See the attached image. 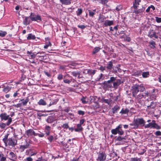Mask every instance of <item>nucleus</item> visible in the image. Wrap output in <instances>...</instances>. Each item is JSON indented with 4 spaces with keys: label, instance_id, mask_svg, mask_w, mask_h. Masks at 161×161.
Wrapping results in <instances>:
<instances>
[{
    "label": "nucleus",
    "instance_id": "c03bdc74",
    "mask_svg": "<svg viewBox=\"0 0 161 161\" xmlns=\"http://www.w3.org/2000/svg\"><path fill=\"white\" fill-rule=\"evenodd\" d=\"M71 74L73 76L75 77L79 76L80 75V73L78 71H73L71 73Z\"/></svg>",
    "mask_w": 161,
    "mask_h": 161
},
{
    "label": "nucleus",
    "instance_id": "79ce46f5",
    "mask_svg": "<svg viewBox=\"0 0 161 161\" xmlns=\"http://www.w3.org/2000/svg\"><path fill=\"white\" fill-rule=\"evenodd\" d=\"M37 54H39L38 56L41 57H44L45 56V52H38L37 53Z\"/></svg>",
    "mask_w": 161,
    "mask_h": 161
},
{
    "label": "nucleus",
    "instance_id": "f3484780",
    "mask_svg": "<svg viewBox=\"0 0 161 161\" xmlns=\"http://www.w3.org/2000/svg\"><path fill=\"white\" fill-rule=\"evenodd\" d=\"M55 120L54 118L52 116H49L46 119V121L48 123L53 122Z\"/></svg>",
    "mask_w": 161,
    "mask_h": 161
},
{
    "label": "nucleus",
    "instance_id": "2eb2a0df",
    "mask_svg": "<svg viewBox=\"0 0 161 161\" xmlns=\"http://www.w3.org/2000/svg\"><path fill=\"white\" fill-rule=\"evenodd\" d=\"M101 100L102 103H107L110 106L111 105L112 103V100L111 99H105L104 98H102Z\"/></svg>",
    "mask_w": 161,
    "mask_h": 161
},
{
    "label": "nucleus",
    "instance_id": "0eeeda50",
    "mask_svg": "<svg viewBox=\"0 0 161 161\" xmlns=\"http://www.w3.org/2000/svg\"><path fill=\"white\" fill-rule=\"evenodd\" d=\"M8 156H9V158L11 160L14 161L17 159L16 155L12 152H10L9 153Z\"/></svg>",
    "mask_w": 161,
    "mask_h": 161
},
{
    "label": "nucleus",
    "instance_id": "393cba45",
    "mask_svg": "<svg viewBox=\"0 0 161 161\" xmlns=\"http://www.w3.org/2000/svg\"><path fill=\"white\" fill-rule=\"evenodd\" d=\"M101 49V48L99 47H95L93 50L92 54L94 55L98 53Z\"/></svg>",
    "mask_w": 161,
    "mask_h": 161
},
{
    "label": "nucleus",
    "instance_id": "13d9d810",
    "mask_svg": "<svg viewBox=\"0 0 161 161\" xmlns=\"http://www.w3.org/2000/svg\"><path fill=\"white\" fill-rule=\"evenodd\" d=\"M63 76L61 74H59L57 77V79L59 80H62L63 78Z\"/></svg>",
    "mask_w": 161,
    "mask_h": 161
},
{
    "label": "nucleus",
    "instance_id": "052dcab7",
    "mask_svg": "<svg viewBox=\"0 0 161 161\" xmlns=\"http://www.w3.org/2000/svg\"><path fill=\"white\" fill-rule=\"evenodd\" d=\"M108 1V0H101L100 3L103 4H106Z\"/></svg>",
    "mask_w": 161,
    "mask_h": 161
},
{
    "label": "nucleus",
    "instance_id": "49530a36",
    "mask_svg": "<svg viewBox=\"0 0 161 161\" xmlns=\"http://www.w3.org/2000/svg\"><path fill=\"white\" fill-rule=\"evenodd\" d=\"M82 12V9L81 8H78L77 12V16L80 15Z\"/></svg>",
    "mask_w": 161,
    "mask_h": 161
},
{
    "label": "nucleus",
    "instance_id": "338daca9",
    "mask_svg": "<svg viewBox=\"0 0 161 161\" xmlns=\"http://www.w3.org/2000/svg\"><path fill=\"white\" fill-rule=\"evenodd\" d=\"M24 160L25 161H32L33 159L31 157H29L25 159Z\"/></svg>",
    "mask_w": 161,
    "mask_h": 161
},
{
    "label": "nucleus",
    "instance_id": "4468645a",
    "mask_svg": "<svg viewBox=\"0 0 161 161\" xmlns=\"http://www.w3.org/2000/svg\"><path fill=\"white\" fill-rule=\"evenodd\" d=\"M114 22L113 20H105L104 23V25L105 26H111L114 24Z\"/></svg>",
    "mask_w": 161,
    "mask_h": 161
},
{
    "label": "nucleus",
    "instance_id": "7ed1b4c3",
    "mask_svg": "<svg viewBox=\"0 0 161 161\" xmlns=\"http://www.w3.org/2000/svg\"><path fill=\"white\" fill-rule=\"evenodd\" d=\"M9 134H7L4 136L3 141L4 143L5 146H8L14 147L17 144V140L13 137L8 138Z\"/></svg>",
    "mask_w": 161,
    "mask_h": 161
},
{
    "label": "nucleus",
    "instance_id": "1a4fd4ad",
    "mask_svg": "<svg viewBox=\"0 0 161 161\" xmlns=\"http://www.w3.org/2000/svg\"><path fill=\"white\" fill-rule=\"evenodd\" d=\"M67 77H68L70 78L71 77L69 76V75L68 74L67 75H65L64 77V80L63 81L64 83H67V84H69L72 81V79H67Z\"/></svg>",
    "mask_w": 161,
    "mask_h": 161
},
{
    "label": "nucleus",
    "instance_id": "9d476101",
    "mask_svg": "<svg viewBox=\"0 0 161 161\" xmlns=\"http://www.w3.org/2000/svg\"><path fill=\"white\" fill-rule=\"evenodd\" d=\"M51 130V127L48 125H46L45 127L44 132L45 133L46 136H49Z\"/></svg>",
    "mask_w": 161,
    "mask_h": 161
},
{
    "label": "nucleus",
    "instance_id": "09e8293b",
    "mask_svg": "<svg viewBox=\"0 0 161 161\" xmlns=\"http://www.w3.org/2000/svg\"><path fill=\"white\" fill-rule=\"evenodd\" d=\"M87 99L84 97L81 99V101L82 103L84 104H85L87 103V101L86 100Z\"/></svg>",
    "mask_w": 161,
    "mask_h": 161
},
{
    "label": "nucleus",
    "instance_id": "a878e982",
    "mask_svg": "<svg viewBox=\"0 0 161 161\" xmlns=\"http://www.w3.org/2000/svg\"><path fill=\"white\" fill-rule=\"evenodd\" d=\"M3 87H4L3 89V92H5V93H7L11 89V87L9 86H7L6 87H5V86H3Z\"/></svg>",
    "mask_w": 161,
    "mask_h": 161
},
{
    "label": "nucleus",
    "instance_id": "4c0bfd02",
    "mask_svg": "<svg viewBox=\"0 0 161 161\" xmlns=\"http://www.w3.org/2000/svg\"><path fill=\"white\" fill-rule=\"evenodd\" d=\"M147 108L149 109L150 108H155V104L154 102H152L150 105L147 106Z\"/></svg>",
    "mask_w": 161,
    "mask_h": 161
},
{
    "label": "nucleus",
    "instance_id": "e433bc0d",
    "mask_svg": "<svg viewBox=\"0 0 161 161\" xmlns=\"http://www.w3.org/2000/svg\"><path fill=\"white\" fill-rule=\"evenodd\" d=\"M105 76L104 75L101 73L99 76V78L97 79V80L98 81H100L101 80H103L104 79Z\"/></svg>",
    "mask_w": 161,
    "mask_h": 161
},
{
    "label": "nucleus",
    "instance_id": "cd10ccee",
    "mask_svg": "<svg viewBox=\"0 0 161 161\" xmlns=\"http://www.w3.org/2000/svg\"><path fill=\"white\" fill-rule=\"evenodd\" d=\"M58 101V99H56L53 101H51L49 104L47 105L48 107H49L52 105H55L57 104V102Z\"/></svg>",
    "mask_w": 161,
    "mask_h": 161
},
{
    "label": "nucleus",
    "instance_id": "f704fd0d",
    "mask_svg": "<svg viewBox=\"0 0 161 161\" xmlns=\"http://www.w3.org/2000/svg\"><path fill=\"white\" fill-rule=\"evenodd\" d=\"M142 76L143 78H145L148 77L149 75V72L148 71L143 72L142 73Z\"/></svg>",
    "mask_w": 161,
    "mask_h": 161
},
{
    "label": "nucleus",
    "instance_id": "de8ad7c7",
    "mask_svg": "<svg viewBox=\"0 0 161 161\" xmlns=\"http://www.w3.org/2000/svg\"><path fill=\"white\" fill-rule=\"evenodd\" d=\"M6 125V123L5 124L3 123H0V127L2 129H4Z\"/></svg>",
    "mask_w": 161,
    "mask_h": 161
},
{
    "label": "nucleus",
    "instance_id": "774afa93",
    "mask_svg": "<svg viewBox=\"0 0 161 161\" xmlns=\"http://www.w3.org/2000/svg\"><path fill=\"white\" fill-rule=\"evenodd\" d=\"M155 134L157 136H161V132L160 131H156L155 133Z\"/></svg>",
    "mask_w": 161,
    "mask_h": 161
},
{
    "label": "nucleus",
    "instance_id": "423d86ee",
    "mask_svg": "<svg viewBox=\"0 0 161 161\" xmlns=\"http://www.w3.org/2000/svg\"><path fill=\"white\" fill-rule=\"evenodd\" d=\"M98 154V157L97 159V161H105L106 159V155L104 152H99Z\"/></svg>",
    "mask_w": 161,
    "mask_h": 161
},
{
    "label": "nucleus",
    "instance_id": "f03ea898",
    "mask_svg": "<svg viewBox=\"0 0 161 161\" xmlns=\"http://www.w3.org/2000/svg\"><path fill=\"white\" fill-rule=\"evenodd\" d=\"M116 77H111L110 80L107 81H104L102 84L107 87L111 88L112 85L110 84L113 83V87L115 89H117L118 88V86L123 82H122L120 79H116Z\"/></svg>",
    "mask_w": 161,
    "mask_h": 161
},
{
    "label": "nucleus",
    "instance_id": "c9c22d12",
    "mask_svg": "<svg viewBox=\"0 0 161 161\" xmlns=\"http://www.w3.org/2000/svg\"><path fill=\"white\" fill-rule=\"evenodd\" d=\"M38 103L40 105H46V102L42 99H41Z\"/></svg>",
    "mask_w": 161,
    "mask_h": 161
},
{
    "label": "nucleus",
    "instance_id": "a18cd8bd",
    "mask_svg": "<svg viewBox=\"0 0 161 161\" xmlns=\"http://www.w3.org/2000/svg\"><path fill=\"white\" fill-rule=\"evenodd\" d=\"M7 33L6 31H0V36L4 37L5 36Z\"/></svg>",
    "mask_w": 161,
    "mask_h": 161
},
{
    "label": "nucleus",
    "instance_id": "e2e57ef3",
    "mask_svg": "<svg viewBox=\"0 0 161 161\" xmlns=\"http://www.w3.org/2000/svg\"><path fill=\"white\" fill-rule=\"evenodd\" d=\"M77 128L79 130H80L81 131L83 129L82 127L81 126V125H80V124H77Z\"/></svg>",
    "mask_w": 161,
    "mask_h": 161
},
{
    "label": "nucleus",
    "instance_id": "6ab92c4d",
    "mask_svg": "<svg viewBox=\"0 0 161 161\" xmlns=\"http://www.w3.org/2000/svg\"><path fill=\"white\" fill-rule=\"evenodd\" d=\"M30 144L26 142L25 145H21L20 147V149L21 150V152L24 151L25 149H26L29 147Z\"/></svg>",
    "mask_w": 161,
    "mask_h": 161
},
{
    "label": "nucleus",
    "instance_id": "f257e3e1",
    "mask_svg": "<svg viewBox=\"0 0 161 161\" xmlns=\"http://www.w3.org/2000/svg\"><path fill=\"white\" fill-rule=\"evenodd\" d=\"M145 90L144 87L142 85L136 84L133 85L132 87V93L133 97H134L137 101L140 102L141 99L144 98H146L148 96V93L147 91H145L144 93H141L137 95L138 93L140 92H142Z\"/></svg>",
    "mask_w": 161,
    "mask_h": 161
},
{
    "label": "nucleus",
    "instance_id": "864d4df0",
    "mask_svg": "<svg viewBox=\"0 0 161 161\" xmlns=\"http://www.w3.org/2000/svg\"><path fill=\"white\" fill-rule=\"evenodd\" d=\"M115 9L118 11L122 9V6L121 5H119L117 6L115 8Z\"/></svg>",
    "mask_w": 161,
    "mask_h": 161
},
{
    "label": "nucleus",
    "instance_id": "20e7f679",
    "mask_svg": "<svg viewBox=\"0 0 161 161\" xmlns=\"http://www.w3.org/2000/svg\"><path fill=\"white\" fill-rule=\"evenodd\" d=\"M122 125H119L115 129H113L111 130V132L112 134L116 135L118 134L120 135H122L124 134V131L122 130Z\"/></svg>",
    "mask_w": 161,
    "mask_h": 161
},
{
    "label": "nucleus",
    "instance_id": "5701e85b",
    "mask_svg": "<svg viewBox=\"0 0 161 161\" xmlns=\"http://www.w3.org/2000/svg\"><path fill=\"white\" fill-rule=\"evenodd\" d=\"M110 98H109V99H111L112 100V103L113 101H116L118 99V97L117 96H114L113 95V94H110L109 95Z\"/></svg>",
    "mask_w": 161,
    "mask_h": 161
},
{
    "label": "nucleus",
    "instance_id": "0e129e2a",
    "mask_svg": "<svg viewBox=\"0 0 161 161\" xmlns=\"http://www.w3.org/2000/svg\"><path fill=\"white\" fill-rule=\"evenodd\" d=\"M37 116H39V117H41V116H46L47 115V114H42L40 113H37Z\"/></svg>",
    "mask_w": 161,
    "mask_h": 161
},
{
    "label": "nucleus",
    "instance_id": "7c9ffc66",
    "mask_svg": "<svg viewBox=\"0 0 161 161\" xmlns=\"http://www.w3.org/2000/svg\"><path fill=\"white\" fill-rule=\"evenodd\" d=\"M156 32L153 31L152 34H151L150 32L149 33L148 36L150 38H152L153 37H154L155 38L157 39L158 38V36L156 35Z\"/></svg>",
    "mask_w": 161,
    "mask_h": 161
},
{
    "label": "nucleus",
    "instance_id": "bb28decb",
    "mask_svg": "<svg viewBox=\"0 0 161 161\" xmlns=\"http://www.w3.org/2000/svg\"><path fill=\"white\" fill-rule=\"evenodd\" d=\"M96 71L97 70H92L88 69L87 73H88V75L92 76L95 74Z\"/></svg>",
    "mask_w": 161,
    "mask_h": 161
},
{
    "label": "nucleus",
    "instance_id": "412c9836",
    "mask_svg": "<svg viewBox=\"0 0 161 161\" xmlns=\"http://www.w3.org/2000/svg\"><path fill=\"white\" fill-rule=\"evenodd\" d=\"M113 64L112 61H110L108 62V63L107 64L106 68L109 70H111L113 68Z\"/></svg>",
    "mask_w": 161,
    "mask_h": 161
},
{
    "label": "nucleus",
    "instance_id": "4d7b16f0",
    "mask_svg": "<svg viewBox=\"0 0 161 161\" xmlns=\"http://www.w3.org/2000/svg\"><path fill=\"white\" fill-rule=\"evenodd\" d=\"M8 122L6 123V125H7L8 126L9 125L12 121V119L11 118L9 117V118H8Z\"/></svg>",
    "mask_w": 161,
    "mask_h": 161
},
{
    "label": "nucleus",
    "instance_id": "5fc2aeb1",
    "mask_svg": "<svg viewBox=\"0 0 161 161\" xmlns=\"http://www.w3.org/2000/svg\"><path fill=\"white\" fill-rule=\"evenodd\" d=\"M125 39H124V41H127L128 42H130L131 40L130 38L129 37H128L127 36V35H125Z\"/></svg>",
    "mask_w": 161,
    "mask_h": 161
},
{
    "label": "nucleus",
    "instance_id": "a19ab883",
    "mask_svg": "<svg viewBox=\"0 0 161 161\" xmlns=\"http://www.w3.org/2000/svg\"><path fill=\"white\" fill-rule=\"evenodd\" d=\"M6 158L4 156V155L3 154H0V161H6Z\"/></svg>",
    "mask_w": 161,
    "mask_h": 161
},
{
    "label": "nucleus",
    "instance_id": "603ef678",
    "mask_svg": "<svg viewBox=\"0 0 161 161\" xmlns=\"http://www.w3.org/2000/svg\"><path fill=\"white\" fill-rule=\"evenodd\" d=\"M62 127L64 129H67L69 128V126L68 125V124L67 123H65V124H64L62 125Z\"/></svg>",
    "mask_w": 161,
    "mask_h": 161
},
{
    "label": "nucleus",
    "instance_id": "dca6fc26",
    "mask_svg": "<svg viewBox=\"0 0 161 161\" xmlns=\"http://www.w3.org/2000/svg\"><path fill=\"white\" fill-rule=\"evenodd\" d=\"M29 99L28 97L26 98L25 99H23L19 101V102H21V103L22 105L24 106L26 105L27 103L29 101Z\"/></svg>",
    "mask_w": 161,
    "mask_h": 161
},
{
    "label": "nucleus",
    "instance_id": "b1692460",
    "mask_svg": "<svg viewBox=\"0 0 161 161\" xmlns=\"http://www.w3.org/2000/svg\"><path fill=\"white\" fill-rule=\"evenodd\" d=\"M129 112V110L127 108H122L120 112V113L121 114H127Z\"/></svg>",
    "mask_w": 161,
    "mask_h": 161
},
{
    "label": "nucleus",
    "instance_id": "72a5a7b5",
    "mask_svg": "<svg viewBox=\"0 0 161 161\" xmlns=\"http://www.w3.org/2000/svg\"><path fill=\"white\" fill-rule=\"evenodd\" d=\"M89 12V15L90 16L93 17L94 15L95 14V12L96 11V9L93 10L92 11L90 10H88Z\"/></svg>",
    "mask_w": 161,
    "mask_h": 161
},
{
    "label": "nucleus",
    "instance_id": "6e6552de",
    "mask_svg": "<svg viewBox=\"0 0 161 161\" xmlns=\"http://www.w3.org/2000/svg\"><path fill=\"white\" fill-rule=\"evenodd\" d=\"M134 8V10L133 12L136 14H140L143 12L145 10V8L143 7L140 9H138L137 8Z\"/></svg>",
    "mask_w": 161,
    "mask_h": 161
},
{
    "label": "nucleus",
    "instance_id": "c756f323",
    "mask_svg": "<svg viewBox=\"0 0 161 161\" xmlns=\"http://www.w3.org/2000/svg\"><path fill=\"white\" fill-rule=\"evenodd\" d=\"M35 38V36L33 35L31 33L29 34L27 37V39L28 40H34Z\"/></svg>",
    "mask_w": 161,
    "mask_h": 161
},
{
    "label": "nucleus",
    "instance_id": "aec40b11",
    "mask_svg": "<svg viewBox=\"0 0 161 161\" xmlns=\"http://www.w3.org/2000/svg\"><path fill=\"white\" fill-rule=\"evenodd\" d=\"M141 0H134V2L133 3V8H137L140 4L139 3L141 2Z\"/></svg>",
    "mask_w": 161,
    "mask_h": 161
},
{
    "label": "nucleus",
    "instance_id": "69168bd1",
    "mask_svg": "<svg viewBox=\"0 0 161 161\" xmlns=\"http://www.w3.org/2000/svg\"><path fill=\"white\" fill-rule=\"evenodd\" d=\"M54 139L53 137L52 136H50L47 138V139L50 142H51Z\"/></svg>",
    "mask_w": 161,
    "mask_h": 161
},
{
    "label": "nucleus",
    "instance_id": "6e6d98bb",
    "mask_svg": "<svg viewBox=\"0 0 161 161\" xmlns=\"http://www.w3.org/2000/svg\"><path fill=\"white\" fill-rule=\"evenodd\" d=\"M123 140H125V137H122L121 136H119L117 138L116 140L118 141H120Z\"/></svg>",
    "mask_w": 161,
    "mask_h": 161
},
{
    "label": "nucleus",
    "instance_id": "680f3d73",
    "mask_svg": "<svg viewBox=\"0 0 161 161\" xmlns=\"http://www.w3.org/2000/svg\"><path fill=\"white\" fill-rule=\"evenodd\" d=\"M78 114L80 115H83L85 114V112L81 110L78 111Z\"/></svg>",
    "mask_w": 161,
    "mask_h": 161
},
{
    "label": "nucleus",
    "instance_id": "f8f14e48",
    "mask_svg": "<svg viewBox=\"0 0 161 161\" xmlns=\"http://www.w3.org/2000/svg\"><path fill=\"white\" fill-rule=\"evenodd\" d=\"M26 134L28 136H32L34 135V136H36V133H35V132L32 129H29L27 130Z\"/></svg>",
    "mask_w": 161,
    "mask_h": 161
},
{
    "label": "nucleus",
    "instance_id": "c85d7f7f",
    "mask_svg": "<svg viewBox=\"0 0 161 161\" xmlns=\"http://www.w3.org/2000/svg\"><path fill=\"white\" fill-rule=\"evenodd\" d=\"M29 18H30L29 16L25 17V19L23 22V23L24 25H26L29 24L30 20H28Z\"/></svg>",
    "mask_w": 161,
    "mask_h": 161
},
{
    "label": "nucleus",
    "instance_id": "3c124183",
    "mask_svg": "<svg viewBox=\"0 0 161 161\" xmlns=\"http://www.w3.org/2000/svg\"><path fill=\"white\" fill-rule=\"evenodd\" d=\"M77 65V63H72L70 65V66L69 67L71 68H73V69H74V66H76Z\"/></svg>",
    "mask_w": 161,
    "mask_h": 161
},
{
    "label": "nucleus",
    "instance_id": "ea45409f",
    "mask_svg": "<svg viewBox=\"0 0 161 161\" xmlns=\"http://www.w3.org/2000/svg\"><path fill=\"white\" fill-rule=\"evenodd\" d=\"M99 20L101 22H103L104 21V20L105 19V17L103 15H100L99 16Z\"/></svg>",
    "mask_w": 161,
    "mask_h": 161
},
{
    "label": "nucleus",
    "instance_id": "58836bf2",
    "mask_svg": "<svg viewBox=\"0 0 161 161\" xmlns=\"http://www.w3.org/2000/svg\"><path fill=\"white\" fill-rule=\"evenodd\" d=\"M147 108L149 109L150 108H155V104L154 102H152L150 105L147 106Z\"/></svg>",
    "mask_w": 161,
    "mask_h": 161
},
{
    "label": "nucleus",
    "instance_id": "37998d69",
    "mask_svg": "<svg viewBox=\"0 0 161 161\" xmlns=\"http://www.w3.org/2000/svg\"><path fill=\"white\" fill-rule=\"evenodd\" d=\"M51 44L49 41L46 42V45L44 46V48L45 49H47L49 46H51Z\"/></svg>",
    "mask_w": 161,
    "mask_h": 161
},
{
    "label": "nucleus",
    "instance_id": "9b49d317",
    "mask_svg": "<svg viewBox=\"0 0 161 161\" xmlns=\"http://www.w3.org/2000/svg\"><path fill=\"white\" fill-rule=\"evenodd\" d=\"M9 117V115H7V114L6 113H3L0 114V117L1 118V120H6L8 119V118Z\"/></svg>",
    "mask_w": 161,
    "mask_h": 161
},
{
    "label": "nucleus",
    "instance_id": "4be33fe9",
    "mask_svg": "<svg viewBox=\"0 0 161 161\" xmlns=\"http://www.w3.org/2000/svg\"><path fill=\"white\" fill-rule=\"evenodd\" d=\"M31 20L32 21H36L38 20H41V16L39 15L35 16L34 17L31 18Z\"/></svg>",
    "mask_w": 161,
    "mask_h": 161
},
{
    "label": "nucleus",
    "instance_id": "2f4dec72",
    "mask_svg": "<svg viewBox=\"0 0 161 161\" xmlns=\"http://www.w3.org/2000/svg\"><path fill=\"white\" fill-rule=\"evenodd\" d=\"M119 109V107L117 105L115 106L112 108V112L113 114H114Z\"/></svg>",
    "mask_w": 161,
    "mask_h": 161
},
{
    "label": "nucleus",
    "instance_id": "ddd939ff",
    "mask_svg": "<svg viewBox=\"0 0 161 161\" xmlns=\"http://www.w3.org/2000/svg\"><path fill=\"white\" fill-rule=\"evenodd\" d=\"M155 122V121L154 120H153L151 122L149 123L148 124L145 125V128H153Z\"/></svg>",
    "mask_w": 161,
    "mask_h": 161
},
{
    "label": "nucleus",
    "instance_id": "39448f33",
    "mask_svg": "<svg viewBox=\"0 0 161 161\" xmlns=\"http://www.w3.org/2000/svg\"><path fill=\"white\" fill-rule=\"evenodd\" d=\"M133 122L135 123V125L136 126V127H138L140 126L145 127L146 122L143 118H137L134 119Z\"/></svg>",
    "mask_w": 161,
    "mask_h": 161
},
{
    "label": "nucleus",
    "instance_id": "473e14b6",
    "mask_svg": "<svg viewBox=\"0 0 161 161\" xmlns=\"http://www.w3.org/2000/svg\"><path fill=\"white\" fill-rule=\"evenodd\" d=\"M149 44L150 45L152 46L150 47L151 48L153 49L155 47V45H156V43L154 41H151L149 42Z\"/></svg>",
    "mask_w": 161,
    "mask_h": 161
},
{
    "label": "nucleus",
    "instance_id": "a211bd4d",
    "mask_svg": "<svg viewBox=\"0 0 161 161\" xmlns=\"http://www.w3.org/2000/svg\"><path fill=\"white\" fill-rule=\"evenodd\" d=\"M62 4L68 5L71 4V0H59Z\"/></svg>",
    "mask_w": 161,
    "mask_h": 161
},
{
    "label": "nucleus",
    "instance_id": "bf43d9fd",
    "mask_svg": "<svg viewBox=\"0 0 161 161\" xmlns=\"http://www.w3.org/2000/svg\"><path fill=\"white\" fill-rule=\"evenodd\" d=\"M155 20L157 23H160L161 22V18L156 17Z\"/></svg>",
    "mask_w": 161,
    "mask_h": 161
},
{
    "label": "nucleus",
    "instance_id": "8fccbe9b",
    "mask_svg": "<svg viewBox=\"0 0 161 161\" xmlns=\"http://www.w3.org/2000/svg\"><path fill=\"white\" fill-rule=\"evenodd\" d=\"M153 128L158 130L160 129L161 127L159 125H158L157 124H156L155 122Z\"/></svg>",
    "mask_w": 161,
    "mask_h": 161
}]
</instances>
